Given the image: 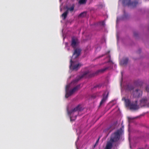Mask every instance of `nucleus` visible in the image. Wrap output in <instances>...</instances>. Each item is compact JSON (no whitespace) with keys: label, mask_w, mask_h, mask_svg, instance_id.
I'll return each instance as SVG.
<instances>
[{"label":"nucleus","mask_w":149,"mask_h":149,"mask_svg":"<svg viewBox=\"0 0 149 149\" xmlns=\"http://www.w3.org/2000/svg\"><path fill=\"white\" fill-rule=\"evenodd\" d=\"M110 140L108 141L106 145V147L104 149H111L113 146V143Z\"/></svg>","instance_id":"13"},{"label":"nucleus","mask_w":149,"mask_h":149,"mask_svg":"<svg viewBox=\"0 0 149 149\" xmlns=\"http://www.w3.org/2000/svg\"><path fill=\"white\" fill-rule=\"evenodd\" d=\"M98 87V86H95V87Z\"/></svg>","instance_id":"30"},{"label":"nucleus","mask_w":149,"mask_h":149,"mask_svg":"<svg viewBox=\"0 0 149 149\" xmlns=\"http://www.w3.org/2000/svg\"><path fill=\"white\" fill-rule=\"evenodd\" d=\"M122 132L123 130L121 128L117 130L111 134L110 136V140L112 142L118 141L120 139Z\"/></svg>","instance_id":"4"},{"label":"nucleus","mask_w":149,"mask_h":149,"mask_svg":"<svg viewBox=\"0 0 149 149\" xmlns=\"http://www.w3.org/2000/svg\"><path fill=\"white\" fill-rule=\"evenodd\" d=\"M80 85H78L73 88L70 90V91H68L66 93L65 97L68 98L69 97L72 95L74 92L77 91L80 88Z\"/></svg>","instance_id":"8"},{"label":"nucleus","mask_w":149,"mask_h":149,"mask_svg":"<svg viewBox=\"0 0 149 149\" xmlns=\"http://www.w3.org/2000/svg\"><path fill=\"white\" fill-rule=\"evenodd\" d=\"M70 87V85H67L65 87V91L66 93L68 91Z\"/></svg>","instance_id":"21"},{"label":"nucleus","mask_w":149,"mask_h":149,"mask_svg":"<svg viewBox=\"0 0 149 149\" xmlns=\"http://www.w3.org/2000/svg\"><path fill=\"white\" fill-rule=\"evenodd\" d=\"M87 0H79V3L80 4H85L86 3Z\"/></svg>","instance_id":"18"},{"label":"nucleus","mask_w":149,"mask_h":149,"mask_svg":"<svg viewBox=\"0 0 149 149\" xmlns=\"http://www.w3.org/2000/svg\"><path fill=\"white\" fill-rule=\"evenodd\" d=\"M109 93L108 91H105L103 94V98L100 103V105H101L106 101L108 97Z\"/></svg>","instance_id":"10"},{"label":"nucleus","mask_w":149,"mask_h":149,"mask_svg":"<svg viewBox=\"0 0 149 149\" xmlns=\"http://www.w3.org/2000/svg\"><path fill=\"white\" fill-rule=\"evenodd\" d=\"M103 56V55H102L100 57H102Z\"/></svg>","instance_id":"29"},{"label":"nucleus","mask_w":149,"mask_h":149,"mask_svg":"<svg viewBox=\"0 0 149 149\" xmlns=\"http://www.w3.org/2000/svg\"><path fill=\"white\" fill-rule=\"evenodd\" d=\"M79 43L78 39L76 37L74 36L72 37L71 45L73 48H75L78 45Z\"/></svg>","instance_id":"9"},{"label":"nucleus","mask_w":149,"mask_h":149,"mask_svg":"<svg viewBox=\"0 0 149 149\" xmlns=\"http://www.w3.org/2000/svg\"><path fill=\"white\" fill-rule=\"evenodd\" d=\"M140 81V82H141V84L142 83V82L141 81Z\"/></svg>","instance_id":"28"},{"label":"nucleus","mask_w":149,"mask_h":149,"mask_svg":"<svg viewBox=\"0 0 149 149\" xmlns=\"http://www.w3.org/2000/svg\"><path fill=\"white\" fill-rule=\"evenodd\" d=\"M74 6H72L70 8H69L67 10H69L70 11H72L74 10Z\"/></svg>","instance_id":"20"},{"label":"nucleus","mask_w":149,"mask_h":149,"mask_svg":"<svg viewBox=\"0 0 149 149\" xmlns=\"http://www.w3.org/2000/svg\"><path fill=\"white\" fill-rule=\"evenodd\" d=\"M109 69L108 68H105L103 69L99 70L97 71L96 72L93 73H91L89 71L85 72L82 75L79 77V78L76 79L75 81H78L80 79L83 78H90L94 76L99 73H102L104 72L105 71Z\"/></svg>","instance_id":"1"},{"label":"nucleus","mask_w":149,"mask_h":149,"mask_svg":"<svg viewBox=\"0 0 149 149\" xmlns=\"http://www.w3.org/2000/svg\"><path fill=\"white\" fill-rule=\"evenodd\" d=\"M100 138H99L97 140V141H96V143L94 145V146H96V145L98 143V141H99V139H100Z\"/></svg>","instance_id":"23"},{"label":"nucleus","mask_w":149,"mask_h":149,"mask_svg":"<svg viewBox=\"0 0 149 149\" xmlns=\"http://www.w3.org/2000/svg\"><path fill=\"white\" fill-rule=\"evenodd\" d=\"M68 10H67L62 15V17H63V19H65L66 18V17L67 16V15L68 14Z\"/></svg>","instance_id":"16"},{"label":"nucleus","mask_w":149,"mask_h":149,"mask_svg":"<svg viewBox=\"0 0 149 149\" xmlns=\"http://www.w3.org/2000/svg\"><path fill=\"white\" fill-rule=\"evenodd\" d=\"M81 110L82 108L80 105H79L70 111H68V114L70 116L71 121H74L76 119L77 115L78 114L77 112Z\"/></svg>","instance_id":"2"},{"label":"nucleus","mask_w":149,"mask_h":149,"mask_svg":"<svg viewBox=\"0 0 149 149\" xmlns=\"http://www.w3.org/2000/svg\"><path fill=\"white\" fill-rule=\"evenodd\" d=\"M122 100H124L126 106L129 107L130 109L136 110L139 109L137 100L131 102L129 99H126L125 97L123 98Z\"/></svg>","instance_id":"3"},{"label":"nucleus","mask_w":149,"mask_h":149,"mask_svg":"<svg viewBox=\"0 0 149 149\" xmlns=\"http://www.w3.org/2000/svg\"><path fill=\"white\" fill-rule=\"evenodd\" d=\"M111 56L110 55H109L108 57H107V58L109 60V61H107V63H109V64H114V63L112 61L110 60L111 58Z\"/></svg>","instance_id":"17"},{"label":"nucleus","mask_w":149,"mask_h":149,"mask_svg":"<svg viewBox=\"0 0 149 149\" xmlns=\"http://www.w3.org/2000/svg\"><path fill=\"white\" fill-rule=\"evenodd\" d=\"M81 52V49H76L74 50L72 58L70 60V65H81L80 64L77 63L75 61H72L73 58H76L79 56Z\"/></svg>","instance_id":"5"},{"label":"nucleus","mask_w":149,"mask_h":149,"mask_svg":"<svg viewBox=\"0 0 149 149\" xmlns=\"http://www.w3.org/2000/svg\"><path fill=\"white\" fill-rule=\"evenodd\" d=\"M148 101L146 98H143L140 101V105L141 106H145L147 105Z\"/></svg>","instance_id":"12"},{"label":"nucleus","mask_w":149,"mask_h":149,"mask_svg":"<svg viewBox=\"0 0 149 149\" xmlns=\"http://www.w3.org/2000/svg\"><path fill=\"white\" fill-rule=\"evenodd\" d=\"M123 3L124 6H131L132 7H136L138 4L137 1L131 2V0H123Z\"/></svg>","instance_id":"6"},{"label":"nucleus","mask_w":149,"mask_h":149,"mask_svg":"<svg viewBox=\"0 0 149 149\" xmlns=\"http://www.w3.org/2000/svg\"><path fill=\"white\" fill-rule=\"evenodd\" d=\"M86 13L85 12H84L81 13L79 15V17H83L86 15Z\"/></svg>","instance_id":"19"},{"label":"nucleus","mask_w":149,"mask_h":149,"mask_svg":"<svg viewBox=\"0 0 149 149\" xmlns=\"http://www.w3.org/2000/svg\"><path fill=\"white\" fill-rule=\"evenodd\" d=\"M134 36L136 37L137 36L138 34L137 32H135L134 33Z\"/></svg>","instance_id":"22"},{"label":"nucleus","mask_w":149,"mask_h":149,"mask_svg":"<svg viewBox=\"0 0 149 149\" xmlns=\"http://www.w3.org/2000/svg\"><path fill=\"white\" fill-rule=\"evenodd\" d=\"M81 66H70V69L72 70L77 71L80 67Z\"/></svg>","instance_id":"14"},{"label":"nucleus","mask_w":149,"mask_h":149,"mask_svg":"<svg viewBox=\"0 0 149 149\" xmlns=\"http://www.w3.org/2000/svg\"><path fill=\"white\" fill-rule=\"evenodd\" d=\"M128 58H124L121 61V63L123 65L126 64L128 62Z\"/></svg>","instance_id":"15"},{"label":"nucleus","mask_w":149,"mask_h":149,"mask_svg":"<svg viewBox=\"0 0 149 149\" xmlns=\"http://www.w3.org/2000/svg\"><path fill=\"white\" fill-rule=\"evenodd\" d=\"M80 85H78L73 88L70 90V91H68L66 93L65 97L68 98L69 97L72 95L74 92L77 91L80 88Z\"/></svg>","instance_id":"7"},{"label":"nucleus","mask_w":149,"mask_h":149,"mask_svg":"<svg viewBox=\"0 0 149 149\" xmlns=\"http://www.w3.org/2000/svg\"><path fill=\"white\" fill-rule=\"evenodd\" d=\"M133 96L135 97H139L141 96L142 92L141 90L136 89L133 92Z\"/></svg>","instance_id":"11"},{"label":"nucleus","mask_w":149,"mask_h":149,"mask_svg":"<svg viewBox=\"0 0 149 149\" xmlns=\"http://www.w3.org/2000/svg\"><path fill=\"white\" fill-rule=\"evenodd\" d=\"M110 51H108L107 52V53H106V54H109V53H110Z\"/></svg>","instance_id":"26"},{"label":"nucleus","mask_w":149,"mask_h":149,"mask_svg":"<svg viewBox=\"0 0 149 149\" xmlns=\"http://www.w3.org/2000/svg\"><path fill=\"white\" fill-rule=\"evenodd\" d=\"M131 119H132V118H128V119H129V120H130Z\"/></svg>","instance_id":"27"},{"label":"nucleus","mask_w":149,"mask_h":149,"mask_svg":"<svg viewBox=\"0 0 149 149\" xmlns=\"http://www.w3.org/2000/svg\"><path fill=\"white\" fill-rule=\"evenodd\" d=\"M133 88L132 87H131V88L130 89V90H133Z\"/></svg>","instance_id":"25"},{"label":"nucleus","mask_w":149,"mask_h":149,"mask_svg":"<svg viewBox=\"0 0 149 149\" xmlns=\"http://www.w3.org/2000/svg\"><path fill=\"white\" fill-rule=\"evenodd\" d=\"M146 89L147 91L149 92V89H148V87H146Z\"/></svg>","instance_id":"24"}]
</instances>
